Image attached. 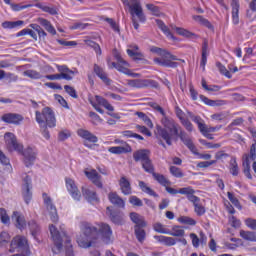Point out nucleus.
<instances>
[{
    "label": "nucleus",
    "instance_id": "1",
    "mask_svg": "<svg viewBox=\"0 0 256 256\" xmlns=\"http://www.w3.org/2000/svg\"><path fill=\"white\" fill-rule=\"evenodd\" d=\"M80 231L85 236L86 240L89 243H86L85 247H91L99 237L102 239L106 245L111 243V236L113 235V230H111V226L109 224L100 222L97 223L96 226L89 222H81Z\"/></svg>",
    "mask_w": 256,
    "mask_h": 256
},
{
    "label": "nucleus",
    "instance_id": "2",
    "mask_svg": "<svg viewBox=\"0 0 256 256\" xmlns=\"http://www.w3.org/2000/svg\"><path fill=\"white\" fill-rule=\"evenodd\" d=\"M156 138L159 139V145H162L164 149H167V145H165V142L171 146L173 145V139L175 137H179V139L188 147L189 150L192 151V153H195L197 151V147H195V144H193V140L187 133L183 130H181V126L177 123V134L171 133V131L161 127L157 126L155 131ZM163 139V140H161ZM165 141V142H164Z\"/></svg>",
    "mask_w": 256,
    "mask_h": 256
},
{
    "label": "nucleus",
    "instance_id": "3",
    "mask_svg": "<svg viewBox=\"0 0 256 256\" xmlns=\"http://www.w3.org/2000/svg\"><path fill=\"white\" fill-rule=\"evenodd\" d=\"M4 139L10 151H17L18 153H22L24 157V163L27 167H31V165L35 163V159H37V148L28 147L23 151V144L19 143L17 141V137H15V134L11 132H7L4 135Z\"/></svg>",
    "mask_w": 256,
    "mask_h": 256
},
{
    "label": "nucleus",
    "instance_id": "4",
    "mask_svg": "<svg viewBox=\"0 0 256 256\" xmlns=\"http://www.w3.org/2000/svg\"><path fill=\"white\" fill-rule=\"evenodd\" d=\"M35 119L36 123H38L40 127L41 134L44 139L49 141L51 139V134L49 133V129H53V127L57 126V119L55 118V112L50 107H44L42 111H35Z\"/></svg>",
    "mask_w": 256,
    "mask_h": 256
},
{
    "label": "nucleus",
    "instance_id": "5",
    "mask_svg": "<svg viewBox=\"0 0 256 256\" xmlns=\"http://www.w3.org/2000/svg\"><path fill=\"white\" fill-rule=\"evenodd\" d=\"M50 235L54 242L56 248H53V253H61V249H63V243L66 248V256H75L73 254V245H71V238L67 236L65 231H59L55 227V225H50Z\"/></svg>",
    "mask_w": 256,
    "mask_h": 256
},
{
    "label": "nucleus",
    "instance_id": "6",
    "mask_svg": "<svg viewBox=\"0 0 256 256\" xmlns=\"http://www.w3.org/2000/svg\"><path fill=\"white\" fill-rule=\"evenodd\" d=\"M151 53H156L161 58H154V63L159 65L160 67H168L170 69H177L179 67V63L173 62L178 61L177 56L171 54V52L167 51L166 49L159 48L154 46L150 49Z\"/></svg>",
    "mask_w": 256,
    "mask_h": 256
},
{
    "label": "nucleus",
    "instance_id": "7",
    "mask_svg": "<svg viewBox=\"0 0 256 256\" xmlns=\"http://www.w3.org/2000/svg\"><path fill=\"white\" fill-rule=\"evenodd\" d=\"M150 107H152L154 111H157L158 113H160V115H162V129H166V131H170V133H172L173 135H177V123L173 118L167 117V114L165 113L163 107L155 102H151Z\"/></svg>",
    "mask_w": 256,
    "mask_h": 256
},
{
    "label": "nucleus",
    "instance_id": "8",
    "mask_svg": "<svg viewBox=\"0 0 256 256\" xmlns=\"http://www.w3.org/2000/svg\"><path fill=\"white\" fill-rule=\"evenodd\" d=\"M59 74L46 75L45 78L49 81H59L65 79V81H72L73 77L79 73L77 69L71 70L66 65L57 66Z\"/></svg>",
    "mask_w": 256,
    "mask_h": 256
},
{
    "label": "nucleus",
    "instance_id": "9",
    "mask_svg": "<svg viewBox=\"0 0 256 256\" xmlns=\"http://www.w3.org/2000/svg\"><path fill=\"white\" fill-rule=\"evenodd\" d=\"M129 13L132 17L133 27L137 31V29H139V22H137V19L140 23H145V21H147V17L145 16V13H143V7H141V2L132 4V6H130Z\"/></svg>",
    "mask_w": 256,
    "mask_h": 256
},
{
    "label": "nucleus",
    "instance_id": "10",
    "mask_svg": "<svg viewBox=\"0 0 256 256\" xmlns=\"http://www.w3.org/2000/svg\"><path fill=\"white\" fill-rule=\"evenodd\" d=\"M255 159H256V141L251 145L249 154L243 155L244 175L247 177V179H253V176L251 175L250 161H255Z\"/></svg>",
    "mask_w": 256,
    "mask_h": 256
},
{
    "label": "nucleus",
    "instance_id": "11",
    "mask_svg": "<svg viewBox=\"0 0 256 256\" xmlns=\"http://www.w3.org/2000/svg\"><path fill=\"white\" fill-rule=\"evenodd\" d=\"M95 102H90L92 107L95 108V110L100 113L101 115H103V113H105V111L103 110V108L101 107H104V109H106L107 111H115V108L113 107V105H111L109 103V101L105 98H103L102 96H99V95H96L95 96ZM99 105H101V107H99Z\"/></svg>",
    "mask_w": 256,
    "mask_h": 256
},
{
    "label": "nucleus",
    "instance_id": "12",
    "mask_svg": "<svg viewBox=\"0 0 256 256\" xmlns=\"http://www.w3.org/2000/svg\"><path fill=\"white\" fill-rule=\"evenodd\" d=\"M127 85L133 89H145L147 87H157V82L149 79H133L127 80Z\"/></svg>",
    "mask_w": 256,
    "mask_h": 256
},
{
    "label": "nucleus",
    "instance_id": "13",
    "mask_svg": "<svg viewBox=\"0 0 256 256\" xmlns=\"http://www.w3.org/2000/svg\"><path fill=\"white\" fill-rule=\"evenodd\" d=\"M23 182L24 184L22 186V196L26 205H29V203H31V199H33V192H31V178L29 175H26L23 178Z\"/></svg>",
    "mask_w": 256,
    "mask_h": 256
},
{
    "label": "nucleus",
    "instance_id": "14",
    "mask_svg": "<svg viewBox=\"0 0 256 256\" xmlns=\"http://www.w3.org/2000/svg\"><path fill=\"white\" fill-rule=\"evenodd\" d=\"M42 198L48 211H50L51 221H53V223H57L59 221V216L57 215V208L53 205V200H51V197H49L47 193H43Z\"/></svg>",
    "mask_w": 256,
    "mask_h": 256
},
{
    "label": "nucleus",
    "instance_id": "15",
    "mask_svg": "<svg viewBox=\"0 0 256 256\" xmlns=\"http://www.w3.org/2000/svg\"><path fill=\"white\" fill-rule=\"evenodd\" d=\"M23 119H25L23 115L17 113H6L1 117V120L8 125H21Z\"/></svg>",
    "mask_w": 256,
    "mask_h": 256
},
{
    "label": "nucleus",
    "instance_id": "16",
    "mask_svg": "<svg viewBox=\"0 0 256 256\" xmlns=\"http://www.w3.org/2000/svg\"><path fill=\"white\" fill-rule=\"evenodd\" d=\"M66 187L71 197L74 198L75 201H80L81 192H79V188H77V185L75 184V181L73 179L66 178Z\"/></svg>",
    "mask_w": 256,
    "mask_h": 256
},
{
    "label": "nucleus",
    "instance_id": "17",
    "mask_svg": "<svg viewBox=\"0 0 256 256\" xmlns=\"http://www.w3.org/2000/svg\"><path fill=\"white\" fill-rule=\"evenodd\" d=\"M107 215L109 216L110 221L114 223V225H123V213L119 210H113L111 207H107L106 211Z\"/></svg>",
    "mask_w": 256,
    "mask_h": 256
},
{
    "label": "nucleus",
    "instance_id": "18",
    "mask_svg": "<svg viewBox=\"0 0 256 256\" xmlns=\"http://www.w3.org/2000/svg\"><path fill=\"white\" fill-rule=\"evenodd\" d=\"M10 247V251L11 253H13V249H27V247H29V244L25 236H16L11 241Z\"/></svg>",
    "mask_w": 256,
    "mask_h": 256
},
{
    "label": "nucleus",
    "instance_id": "19",
    "mask_svg": "<svg viewBox=\"0 0 256 256\" xmlns=\"http://www.w3.org/2000/svg\"><path fill=\"white\" fill-rule=\"evenodd\" d=\"M93 71L97 77H99L104 85H111L112 80L109 78L105 69L101 68V66L94 64Z\"/></svg>",
    "mask_w": 256,
    "mask_h": 256
},
{
    "label": "nucleus",
    "instance_id": "20",
    "mask_svg": "<svg viewBox=\"0 0 256 256\" xmlns=\"http://www.w3.org/2000/svg\"><path fill=\"white\" fill-rule=\"evenodd\" d=\"M109 153L113 155H122L123 153H131L133 149L127 142H122L121 146H113L108 149Z\"/></svg>",
    "mask_w": 256,
    "mask_h": 256
},
{
    "label": "nucleus",
    "instance_id": "21",
    "mask_svg": "<svg viewBox=\"0 0 256 256\" xmlns=\"http://www.w3.org/2000/svg\"><path fill=\"white\" fill-rule=\"evenodd\" d=\"M85 175L90 181H92L94 185H96V187H98L99 189L103 188V183L101 182V175H99L97 170L92 169L91 171H85Z\"/></svg>",
    "mask_w": 256,
    "mask_h": 256
},
{
    "label": "nucleus",
    "instance_id": "22",
    "mask_svg": "<svg viewBox=\"0 0 256 256\" xmlns=\"http://www.w3.org/2000/svg\"><path fill=\"white\" fill-rule=\"evenodd\" d=\"M77 135L78 137H81V139L88 141V143H97L99 141V138H97V136H95L89 130L83 128L77 130Z\"/></svg>",
    "mask_w": 256,
    "mask_h": 256
},
{
    "label": "nucleus",
    "instance_id": "23",
    "mask_svg": "<svg viewBox=\"0 0 256 256\" xmlns=\"http://www.w3.org/2000/svg\"><path fill=\"white\" fill-rule=\"evenodd\" d=\"M108 199L112 205H115L116 207H119L120 209H125V201L123 198L120 197L117 192H110L108 194Z\"/></svg>",
    "mask_w": 256,
    "mask_h": 256
},
{
    "label": "nucleus",
    "instance_id": "24",
    "mask_svg": "<svg viewBox=\"0 0 256 256\" xmlns=\"http://www.w3.org/2000/svg\"><path fill=\"white\" fill-rule=\"evenodd\" d=\"M150 157H151V152L147 149H140L133 153V159L136 162L141 161V163H143L144 161H147V159H150Z\"/></svg>",
    "mask_w": 256,
    "mask_h": 256
},
{
    "label": "nucleus",
    "instance_id": "25",
    "mask_svg": "<svg viewBox=\"0 0 256 256\" xmlns=\"http://www.w3.org/2000/svg\"><path fill=\"white\" fill-rule=\"evenodd\" d=\"M130 219L132 223L135 224L134 227H147V222L145 221V217H143L139 213L131 212Z\"/></svg>",
    "mask_w": 256,
    "mask_h": 256
},
{
    "label": "nucleus",
    "instance_id": "26",
    "mask_svg": "<svg viewBox=\"0 0 256 256\" xmlns=\"http://www.w3.org/2000/svg\"><path fill=\"white\" fill-rule=\"evenodd\" d=\"M207 57H209V42L204 40L202 44V57L200 62L202 71H205V65H207Z\"/></svg>",
    "mask_w": 256,
    "mask_h": 256
},
{
    "label": "nucleus",
    "instance_id": "27",
    "mask_svg": "<svg viewBox=\"0 0 256 256\" xmlns=\"http://www.w3.org/2000/svg\"><path fill=\"white\" fill-rule=\"evenodd\" d=\"M156 25H158L159 29L164 33V35H166L168 39H170L171 41H177V37H175L173 33H171V30H169V27H167V25H165V22L156 19Z\"/></svg>",
    "mask_w": 256,
    "mask_h": 256
},
{
    "label": "nucleus",
    "instance_id": "28",
    "mask_svg": "<svg viewBox=\"0 0 256 256\" xmlns=\"http://www.w3.org/2000/svg\"><path fill=\"white\" fill-rule=\"evenodd\" d=\"M12 219H15L16 227L17 229H20V231H23V229L27 227V221H25V216L21 215V213L14 211Z\"/></svg>",
    "mask_w": 256,
    "mask_h": 256
},
{
    "label": "nucleus",
    "instance_id": "29",
    "mask_svg": "<svg viewBox=\"0 0 256 256\" xmlns=\"http://www.w3.org/2000/svg\"><path fill=\"white\" fill-rule=\"evenodd\" d=\"M119 185L123 195H131V182L127 180V177L122 176L119 180Z\"/></svg>",
    "mask_w": 256,
    "mask_h": 256
},
{
    "label": "nucleus",
    "instance_id": "30",
    "mask_svg": "<svg viewBox=\"0 0 256 256\" xmlns=\"http://www.w3.org/2000/svg\"><path fill=\"white\" fill-rule=\"evenodd\" d=\"M154 239L158 241V243H163L166 247H173V245H177V238L169 236H154Z\"/></svg>",
    "mask_w": 256,
    "mask_h": 256
},
{
    "label": "nucleus",
    "instance_id": "31",
    "mask_svg": "<svg viewBox=\"0 0 256 256\" xmlns=\"http://www.w3.org/2000/svg\"><path fill=\"white\" fill-rule=\"evenodd\" d=\"M201 101L208 105L209 107H222L223 105H227V101L225 100H211L206 96L200 95Z\"/></svg>",
    "mask_w": 256,
    "mask_h": 256
},
{
    "label": "nucleus",
    "instance_id": "32",
    "mask_svg": "<svg viewBox=\"0 0 256 256\" xmlns=\"http://www.w3.org/2000/svg\"><path fill=\"white\" fill-rule=\"evenodd\" d=\"M82 195L83 197H85V199H87L89 203H93V201H99V198L97 197V192L91 189L82 187Z\"/></svg>",
    "mask_w": 256,
    "mask_h": 256
},
{
    "label": "nucleus",
    "instance_id": "33",
    "mask_svg": "<svg viewBox=\"0 0 256 256\" xmlns=\"http://www.w3.org/2000/svg\"><path fill=\"white\" fill-rule=\"evenodd\" d=\"M232 23L239 25V0H232Z\"/></svg>",
    "mask_w": 256,
    "mask_h": 256
},
{
    "label": "nucleus",
    "instance_id": "34",
    "mask_svg": "<svg viewBox=\"0 0 256 256\" xmlns=\"http://www.w3.org/2000/svg\"><path fill=\"white\" fill-rule=\"evenodd\" d=\"M138 186L143 193H146V195H150V197H159V194L154 192L144 181H139Z\"/></svg>",
    "mask_w": 256,
    "mask_h": 256
},
{
    "label": "nucleus",
    "instance_id": "35",
    "mask_svg": "<svg viewBox=\"0 0 256 256\" xmlns=\"http://www.w3.org/2000/svg\"><path fill=\"white\" fill-rule=\"evenodd\" d=\"M134 233L139 243H143V241H145V237L147 236L145 226H134Z\"/></svg>",
    "mask_w": 256,
    "mask_h": 256
},
{
    "label": "nucleus",
    "instance_id": "36",
    "mask_svg": "<svg viewBox=\"0 0 256 256\" xmlns=\"http://www.w3.org/2000/svg\"><path fill=\"white\" fill-rule=\"evenodd\" d=\"M240 237L244 239V241H249L250 243H256V232L240 230Z\"/></svg>",
    "mask_w": 256,
    "mask_h": 256
},
{
    "label": "nucleus",
    "instance_id": "37",
    "mask_svg": "<svg viewBox=\"0 0 256 256\" xmlns=\"http://www.w3.org/2000/svg\"><path fill=\"white\" fill-rule=\"evenodd\" d=\"M152 176L157 183L162 185V187H169V185H171V181H169V179H167V177H165L163 174L154 172Z\"/></svg>",
    "mask_w": 256,
    "mask_h": 256
},
{
    "label": "nucleus",
    "instance_id": "38",
    "mask_svg": "<svg viewBox=\"0 0 256 256\" xmlns=\"http://www.w3.org/2000/svg\"><path fill=\"white\" fill-rule=\"evenodd\" d=\"M28 226H29L32 237H34V239H37V236L39 235V231H41L39 224H37L35 220H30L28 222Z\"/></svg>",
    "mask_w": 256,
    "mask_h": 256
},
{
    "label": "nucleus",
    "instance_id": "39",
    "mask_svg": "<svg viewBox=\"0 0 256 256\" xmlns=\"http://www.w3.org/2000/svg\"><path fill=\"white\" fill-rule=\"evenodd\" d=\"M22 25H25L23 20L5 21L2 23L3 29H16V27H21Z\"/></svg>",
    "mask_w": 256,
    "mask_h": 256
},
{
    "label": "nucleus",
    "instance_id": "40",
    "mask_svg": "<svg viewBox=\"0 0 256 256\" xmlns=\"http://www.w3.org/2000/svg\"><path fill=\"white\" fill-rule=\"evenodd\" d=\"M170 27H171V29H173V31H176L177 35H181L182 37H193V35H195L192 32H190L189 30L181 28V27H177L173 24H171Z\"/></svg>",
    "mask_w": 256,
    "mask_h": 256
},
{
    "label": "nucleus",
    "instance_id": "41",
    "mask_svg": "<svg viewBox=\"0 0 256 256\" xmlns=\"http://www.w3.org/2000/svg\"><path fill=\"white\" fill-rule=\"evenodd\" d=\"M142 169H144L146 173H150L151 175L155 173V168L153 167V162L151 161V158H148L147 160H144V162H142Z\"/></svg>",
    "mask_w": 256,
    "mask_h": 256
},
{
    "label": "nucleus",
    "instance_id": "42",
    "mask_svg": "<svg viewBox=\"0 0 256 256\" xmlns=\"http://www.w3.org/2000/svg\"><path fill=\"white\" fill-rule=\"evenodd\" d=\"M168 235H171L172 237H185V230L181 229V226H174L171 230H169Z\"/></svg>",
    "mask_w": 256,
    "mask_h": 256
},
{
    "label": "nucleus",
    "instance_id": "43",
    "mask_svg": "<svg viewBox=\"0 0 256 256\" xmlns=\"http://www.w3.org/2000/svg\"><path fill=\"white\" fill-rule=\"evenodd\" d=\"M230 173L237 177L239 175V166L237 165V159L235 157L230 160Z\"/></svg>",
    "mask_w": 256,
    "mask_h": 256
},
{
    "label": "nucleus",
    "instance_id": "44",
    "mask_svg": "<svg viewBox=\"0 0 256 256\" xmlns=\"http://www.w3.org/2000/svg\"><path fill=\"white\" fill-rule=\"evenodd\" d=\"M0 219H1V223H3V225L11 224V218L7 214V210H5V208H0Z\"/></svg>",
    "mask_w": 256,
    "mask_h": 256
},
{
    "label": "nucleus",
    "instance_id": "45",
    "mask_svg": "<svg viewBox=\"0 0 256 256\" xmlns=\"http://www.w3.org/2000/svg\"><path fill=\"white\" fill-rule=\"evenodd\" d=\"M154 231L156 233H162L163 235H168L169 229L165 227V225L161 224L160 222H157L153 225Z\"/></svg>",
    "mask_w": 256,
    "mask_h": 256
},
{
    "label": "nucleus",
    "instance_id": "46",
    "mask_svg": "<svg viewBox=\"0 0 256 256\" xmlns=\"http://www.w3.org/2000/svg\"><path fill=\"white\" fill-rule=\"evenodd\" d=\"M137 117H139V119H142V121H144V123L150 127L151 129H153V122L151 121V119L149 118L148 115H146L143 112H136Z\"/></svg>",
    "mask_w": 256,
    "mask_h": 256
},
{
    "label": "nucleus",
    "instance_id": "47",
    "mask_svg": "<svg viewBox=\"0 0 256 256\" xmlns=\"http://www.w3.org/2000/svg\"><path fill=\"white\" fill-rule=\"evenodd\" d=\"M170 173L173 175V177H176L177 179H181L185 177V174H183V171H181V168L176 166H170Z\"/></svg>",
    "mask_w": 256,
    "mask_h": 256
},
{
    "label": "nucleus",
    "instance_id": "48",
    "mask_svg": "<svg viewBox=\"0 0 256 256\" xmlns=\"http://www.w3.org/2000/svg\"><path fill=\"white\" fill-rule=\"evenodd\" d=\"M113 55H114L116 61H118V65H124V67H129V63L127 61H125V59H123V57H121V52H118L117 49L113 50Z\"/></svg>",
    "mask_w": 256,
    "mask_h": 256
},
{
    "label": "nucleus",
    "instance_id": "49",
    "mask_svg": "<svg viewBox=\"0 0 256 256\" xmlns=\"http://www.w3.org/2000/svg\"><path fill=\"white\" fill-rule=\"evenodd\" d=\"M178 221L183 225H197V221L189 216H181L178 218Z\"/></svg>",
    "mask_w": 256,
    "mask_h": 256
},
{
    "label": "nucleus",
    "instance_id": "50",
    "mask_svg": "<svg viewBox=\"0 0 256 256\" xmlns=\"http://www.w3.org/2000/svg\"><path fill=\"white\" fill-rule=\"evenodd\" d=\"M36 7H39V9L43 10L44 13H49V15H57V8L51 7V6H43L41 4H37Z\"/></svg>",
    "mask_w": 256,
    "mask_h": 256
},
{
    "label": "nucleus",
    "instance_id": "51",
    "mask_svg": "<svg viewBox=\"0 0 256 256\" xmlns=\"http://www.w3.org/2000/svg\"><path fill=\"white\" fill-rule=\"evenodd\" d=\"M216 67L219 69L221 75H224L225 77H227V79H231V72H229V70H227V68L223 64H221V62H217Z\"/></svg>",
    "mask_w": 256,
    "mask_h": 256
},
{
    "label": "nucleus",
    "instance_id": "52",
    "mask_svg": "<svg viewBox=\"0 0 256 256\" xmlns=\"http://www.w3.org/2000/svg\"><path fill=\"white\" fill-rule=\"evenodd\" d=\"M24 77H29L30 79H41V73L35 70H26L23 72Z\"/></svg>",
    "mask_w": 256,
    "mask_h": 256
},
{
    "label": "nucleus",
    "instance_id": "53",
    "mask_svg": "<svg viewBox=\"0 0 256 256\" xmlns=\"http://www.w3.org/2000/svg\"><path fill=\"white\" fill-rule=\"evenodd\" d=\"M179 193L180 195H186L188 199L191 195H195V190L193 189V187L188 186V187L180 188Z\"/></svg>",
    "mask_w": 256,
    "mask_h": 256
},
{
    "label": "nucleus",
    "instance_id": "54",
    "mask_svg": "<svg viewBox=\"0 0 256 256\" xmlns=\"http://www.w3.org/2000/svg\"><path fill=\"white\" fill-rule=\"evenodd\" d=\"M146 9L151 11L152 15H155V17H161V10H159V6H155L154 4H146Z\"/></svg>",
    "mask_w": 256,
    "mask_h": 256
},
{
    "label": "nucleus",
    "instance_id": "55",
    "mask_svg": "<svg viewBox=\"0 0 256 256\" xmlns=\"http://www.w3.org/2000/svg\"><path fill=\"white\" fill-rule=\"evenodd\" d=\"M191 119L196 125H198L199 131L205 129V121L202 120L201 116H191Z\"/></svg>",
    "mask_w": 256,
    "mask_h": 256
},
{
    "label": "nucleus",
    "instance_id": "56",
    "mask_svg": "<svg viewBox=\"0 0 256 256\" xmlns=\"http://www.w3.org/2000/svg\"><path fill=\"white\" fill-rule=\"evenodd\" d=\"M227 196H228L229 201L232 203V205H234V207H236L237 209H242L241 203H239V199H237V197H235V195H233V193L228 192Z\"/></svg>",
    "mask_w": 256,
    "mask_h": 256
},
{
    "label": "nucleus",
    "instance_id": "57",
    "mask_svg": "<svg viewBox=\"0 0 256 256\" xmlns=\"http://www.w3.org/2000/svg\"><path fill=\"white\" fill-rule=\"evenodd\" d=\"M129 57H132L134 61H143V55L142 52H134L133 50H128Z\"/></svg>",
    "mask_w": 256,
    "mask_h": 256
},
{
    "label": "nucleus",
    "instance_id": "58",
    "mask_svg": "<svg viewBox=\"0 0 256 256\" xmlns=\"http://www.w3.org/2000/svg\"><path fill=\"white\" fill-rule=\"evenodd\" d=\"M129 203H131V205L134 207H143V201L137 196H130Z\"/></svg>",
    "mask_w": 256,
    "mask_h": 256
},
{
    "label": "nucleus",
    "instance_id": "59",
    "mask_svg": "<svg viewBox=\"0 0 256 256\" xmlns=\"http://www.w3.org/2000/svg\"><path fill=\"white\" fill-rule=\"evenodd\" d=\"M89 117L92 119L93 125H99V123H103V119H101V116L95 112H90Z\"/></svg>",
    "mask_w": 256,
    "mask_h": 256
},
{
    "label": "nucleus",
    "instance_id": "60",
    "mask_svg": "<svg viewBox=\"0 0 256 256\" xmlns=\"http://www.w3.org/2000/svg\"><path fill=\"white\" fill-rule=\"evenodd\" d=\"M193 19L194 21L201 23V25H205L206 27H211V23L209 22V20L203 18V16L201 15H194Z\"/></svg>",
    "mask_w": 256,
    "mask_h": 256
},
{
    "label": "nucleus",
    "instance_id": "61",
    "mask_svg": "<svg viewBox=\"0 0 256 256\" xmlns=\"http://www.w3.org/2000/svg\"><path fill=\"white\" fill-rule=\"evenodd\" d=\"M64 89H65L66 93H68V95H70V97H73V99H77V97H79L77 95V91L75 90V88H73L69 85H65Z\"/></svg>",
    "mask_w": 256,
    "mask_h": 256
},
{
    "label": "nucleus",
    "instance_id": "62",
    "mask_svg": "<svg viewBox=\"0 0 256 256\" xmlns=\"http://www.w3.org/2000/svg\"><path fill=\"white\" fill-rule=\"evenodd\" d=\"M180 123L183 125V127H185L186 131H189V133L193 131V124L191 121H189V119L184 118L182 121H180Z\"/></svg>",
    "mask_w": 256,
    "mask_h": 256
},
{
    "label": "nucleus",
    "instance_id": "63",
    "mask_svg": "<svg viewBox=\"0 0 256 256\" xmlns=\"http://www.w3.org/2000/svg\"><path fill=\"white\" fill-rule=\"evenodd\" d=\"M245 225L249 229H252V231H256V219L253 218H247L245 220Z\"/></svg>",
    "mask_w": 256,
    "mask_h": 256
},
{
    "label": "nucleus",
    "instance_id": "64",
    "mask_svg": "<svg viewBox=\"0 0 256 256\" xmlns=\"http://www.w3.org/2000/svg\"><path fill=\"white\" fill-rule=\"evenodd\" d=\"M11 239V236H9V233L3 231L0 233V245H3L4 243H9Z\"/></svg>",
    "mask_w": 256,
    "mask_h": 256
}]
</instances>
